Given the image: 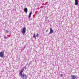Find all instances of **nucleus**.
Listing matches in <instances>:
<instances>
[{"label": "nucleus", "mask_w": 79, "mask_h": 79, "mask_svg": "<svg viewBox=\"0 0 79 79\" xmlns=\"http://www.w3.org/2000/svg\"><path fill=\"white\" fill-rule=\"evenodd\" d=\"M33 37H34V38H35V39H36V37L35 36V34H34Z\"/></svg>", "instance_id": "nucleus-10"}, {"label": "nucleus", "mask_w": 79, "mask_h": 79, "mask_svg": "<svg viewBox=\"0 0 79 79\" xmlns=\"http://www.w3.org/2000/svg\"><path fill=\"white\" fill-rule=\"evenodd\" d=\"M75 5H78L77 0H75Z\"/></svg>", "instance_id": "nucleus-7"}, {"label": "nucleus", "mask_w": 79, "mask_h": 79, "mask_svg": "<svg viewBox=\"0 0 79 79\" xmlns=\"http://www.w3.org/2000/svg\"><path fill=\"white\" fill-rule=\"evenodd\" d=\"M60 76H61V77H63V74H61Z\"/></svg>", "instance_id": "nucleus-15"}, {"label": "nucleus", "mask_w": 79, "mask_h": 79, "mask_svg": "<svg viewBox=\"0 0 79 79\" xmlns=\"http://www.w3.org/2000/svg\"><path fill=\"white\" fill-rule=\"evenodd\" d=\"M7 36H10V35H7Z\"/></svg>", "instance_id": "nucleus-17"}, {"label": "nucleus", "mask_w": 79, "mask_h": 79, "mask_svg": "<svg viewBox=\"0 0 79 79\" xmlns=\"http://www.w3.org/2000/svg\"><path fill=\"white\" fill-rule=\"evenodd\" d=\"M4 56V51H2L1 52H0V56L1 58L3 57Z\"/></svg>", "instance_id": "nucleus-3"}, {"label": "nucleus", "mask_w": 79, "mask_h": 79, "mask_svg": "<svg viewBox=\"0 0 79 79\" xmlns=\"http://www.w3.org/2000/svg\"><path fill=\"white\" fill-rule=\"evenodd\" d=\"M6 33H8V32H9V31H8V30H6Z\"/></svg>", "instance_id": "nucleus-11"}, {"label": "nucleus", "mask_w": 79, "mask_h": 79, "mask_svg": "<svg viewBox=\"0 0 79 79\" xmlns=\"http://www.w3.org/2000/svg\"><path fill=\"white\" fill-rule=\"evenodd\" d=\"M77 76L76 75H71V79H76Z\"/></svg>", "instance_id": "nucleus-4"}, {"label": "nucleus", "mask_w": 79, "mask_h": 79, "mask_svg": "<svg viewBox=\"0 0 79 79\" xmlns=\"http://www.w3.org/2000/svg\"><path fill=\"white\" fill-rule=\"evenodd\" d=\"M36 37H39V34H37V35H36Z\"/></svg>", "instance_id": "nucleus-13"}, {"label": "nucleus", "mask_w": 79, "mask_h": 79, "mask_svg": "<svg viewBox=\"0 0 79 79\" xmlns=\"http://www.w3.org/2000/svg\"><path fill=\"white\" fill-rule=\"evenodd\" d=\"M26 28L25 27H24L22 28V33L23 35H24L26 34Z\"/></svg>", "instance_id": "nucleus-2"}, {"label": "nucleus", "mask_w": 79, "mask_h": 79, "mask_svg": "<svg viewBox=\"0 0 79 79\" xmlns=\"http://www.w3.org/2000/svg\"><path fill=\"white\" fill-rule=\"evenodd\" d=\"M24 10V11L26 13H27V8H25L24 9H23Z\"/></svg>", "instance_id": "nucleus-8"}, {"label": "nucleus", "mask_w": 79, "mask_h": 79, "mask_svg": "<svg viewBox=\"0 0 79 79\" xmlns=\"http://www.w3.org/2000/svg\"><path fill=\"white\" fill-rule=\"evenodd\" d=\"M53 33V30L52 28H50V32L48 33V35H50V34H52Z\"/></svg>", "instance_id": "nucleus-6"}, {"label": "nucleus", "mask_w": 79, "mask_h": 79, "mask_svg": "<svg viewBox=\"0 0 79 79\" xmlns=\"http://www.w3.org/2000/svg\"><path fill=\"white\" fill-rule=\"evenodd\" d=\"M32 61L30 62V63H29V64H28L29 66L30 65V64H31V63H32Z\"/></svg>", "instance_id": "nucleus-12"}, {"label": "nucleus", "mask_w": 79, "mask_h": 79, "mask_svg": "<svg viewBox=\"0 0 79 79\" xmlns=\"http://www.w3.org/2000/svg\"><path fill=\"white\" fill-rule=\"evenodd\" d=\"M26 66H27V65H26Z\"/></svg>", "instance_id": "nucleus-19"}, {"label": "nucleus", "mask_w": 79, "mask_h": 79, "mask_svg": "<svg viewBox=\"0 0 79 79\" xmlns=\"http://www.w3.org/2000/svg\"><path fill=\"white\" fill-rule=\"evenodd\" d=\"M27 64H28V65H29V64H28V63Z\"/></svg>", "instance_id": "nucleus-18"}, {"label": "nucleus", "mask_w": 79, "mask_h": 79, "mask_svg": "<svg viewBox=\"0 0 79 79\" xmlns=\"http://www.w3.org/2000/svg\"><path fill=\"white\" fill-rule=\"evenodd\" d=\"M4 38L6 39H7V37H6V36H5V37H4Z\"/></svg>", "instance_id": "nucleus-14"}, {"label": "nucleus", "mask_w": 79, "mask_h": 79, "mask_svg": "<svg viewBox=\"0 0 79 79\" xmlns=\"http://www.w3.org/2000/svg\"><path fill=\"white\" fill-rule=\"evenodd\" d=\"M32 15V12H30L29 14V15H28V19H30V18L31 17V15Z\"/></svg>", "instance_id": "nucleus-9"}, {"label": "nucleus", "mask_w": 79, "mask_h": 79, "mask_svg": "<svg viewBox=\"0 0 79 79\" xmlns=\"http://www.w3.org/2000/svg\"><path fill=\"white\" fill-rule=\"evenodd\" d=\"M22 73H23V72H20L19 75L20 76H21V78H23V79H27V75H26L24 73H23V74H22Z\"/></svg>", "instance_id": "nucleus-1"}, {"label": "nucleus", "mask_w": 79, "mask_h": 79, "mask_svg": "<svg viewBox=\"0 0 79 79\" xmlns=\"http://www.w3.org/2000/svg\"><path fill=\"white\" fill-rule=\"evenodd\" d=\"M24 69H26V66H25L24 67L22 68L21 71H20V72H21V73H23V72L24 70Z\"/></svg>", "instance_id": "nucleus-5"}, {"label": "nucleus", "mask_w": 79, "mask_h": 79, "mask_svg": "<svg viewBox=\"0 0 79 79\" xmlns=\"http://www.w3.org/2000/svg\"><path fill=\"white\" fill-rule=\"evenodd\" d=\"M48 32V30H46V32Z\"/></svg>", "instance_id": "nucleus-16"}]
</instances>
